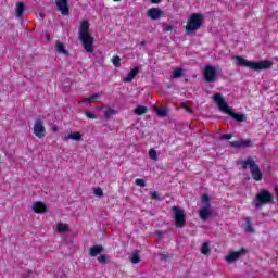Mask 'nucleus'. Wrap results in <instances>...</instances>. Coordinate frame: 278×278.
Instances as JSON below:
<instances>
[{"mask_svg":"<svg viewBox=\"0 0 278 278\" xmlns=\"http://www.w3.org/2000/svg\"><path fill=\"white\" fill-rule=\"evenodd\" d=\"M78 40L87 53H94V37L90 34V22L83 20L78 28Z\"/></svg>","mask_w":278,"mask_h":278,"instance_id":"nucleus-1","label":"nucleus"},{"mask_svg":"<svg viewBox=\"0 0 278 278\" xmlns=\"http://www.w3.org/2000/svg\"><path fill=\"white\" fill-rule=\"evenodd\" d=\"M237 64L239 66H245V68H250V71H268L273 68V61L270 60H262V61H249L240 55L236 56Z\"/></svg>","mask_w":278,"mask_h":278,"instance_id":"nucleus-2","label":"nucleus"},{"mask_svg":"<svg viewBox=\"0 0 278 278\" xmlns=\"http://www.w3.org/2000/svg\"><path fill=\"white\" fill-rule=\"evenodd\" d=\"M213 99L215 103L218 105L220 112L228 114V116H231V118H233V121H236L237 123H244L247 121V115L238 114L229 109V105L227 104V102H225V98H223V94L215 93L213 96Z\"/></svg>","mask_w":278,"mask_h":278,"instance_id":"nucleus-3","label":"nucleus"},{"mask_svg":"<svg viewBox=\"0 0 278 278\" xmlns=\"http://www.w3.org/2000/svg\"><path fill=\"white\" fill-rule=\"evenodd\" d=\"M240 165L243 170H247V168L250 169L251 177L254 181H262V179H264V173H262L260 165H257L253 157L248 156L245 160L240 161Z\"/></svg>","mask_w":278,"mask_h":278,"instance_id":"nucleus-4","label":"nucleus"},{"mask_svg":"<svg viewBox=\"0 0 278 278\" xmlns=\"http://www.w3.org/2000/svg\"><path fill=\"white\" fill-rule=\"evenodd\" d=\"M201 25H203V14L192 13L187 21L186 34H194V31L201 29Z\"/></svg>","mask_w":278,"mask_h":278,"instance_id":"nucleus-5","label":"nucleus"},{"mask_svg":"<svg viewBox=\"0 0 278 278\" xmlns=\"http://www.w3.org/2000/svg\"><path fill=\"white\" fill-rule=\"evenodd\" d=\"M172 212L175 220V227L177 229H184V227H186V213L179 206H173Z\"/></svg>","mask_w":278,"mask_h":278,"instance_id":"nucleus-6","label":"nucleus"},{"mask_svg":"<svg viewBox=\"0 0 278 278\" xmlns=\"http://www.w3.org/2000/svg\"><path fill=\"white\" fill-rule=\"evenodd\" d=\"M203 79L206 84H214L216 79L218 78V72L216 71V67L212 64H206L203 70Z\"/></svg>","mask_w":278,"mask_h":278,"instance_id":"nucleus-7","label":"nucleus"},{"mask_svg":"<svg viewBox=\"0 0 278 278\" xmlns=\"http://www.w3.org/2000/svg\"><path fill=\"white\" fill-rule=\"evenodd\" d=\"M255 207H260V205H266L268 203H273V193H270L266 189H262L256 198H255Z\"/></svg>","mask_w":278,"mask_h":278,"instance_id":"nucleus-8","label":"nucleus"},{"mask_svg":"<svg viewBox=\"0 0 278 278\" xmlns=\"http://www.w3.org/2000/svg\"><path fill=\"white\" fill-rule=\"evenodd\" d=\"M33 134L36 138H45L47 136V128H45V122L42 118H37L33 126Z\"/></svg>","mask_w":278,"mask_h":278,"instance_id":"nucleus-9","label":"nucleus"},{"mask_svg":"<svg viewBox=\"0 0 278 278\" xmlns=\"http://www.w3.org/2000/svg\"><path fill=\"white\" fill-rule=\"evenodd\" d=\"M56 10L62 14V16H68L71 14V7L68 5V0H55Z\"/></svg>","mask_w":278,"mask_h":278,"instance_id":"nucleus-10","label":"nucleus"},{"mask_svg":"<svg viewBox=\"0 0 278 278\" xmlns=\"http://www.w3.org/2000/svg\"><path fill=\"white\" fill-rule=\"evenodd\" d=\"M247 255V250L242 248L239 251L231 252L229 255L226 256V262L228 264H233L237 260H240V257H244Z\"/></svg>","mask_w":278,"mask_h":278,"instance_id":"nucleus-11","label":"nucleus"},{"mask_svg":"<svg viewBox=\"0 0 278 278\" xmlns=\"http://www.w3.org/2000/svg\"><path fill=\"white\" fill-rule=\"evenodd\" d=\"M230 147L233 149H247V148H253V140L251 139H245V140H236L230 142Z\"/></svg>","mask_w":278,"mask_h":278,"instance_id":"nucleus-12","label":"nucleus"},{"mask_svg":"<svg viewBox=\"0 0 278 278\" xmlns=\"http://www.w3.org/2000/svg\"><path fill=\"white\" fill-rule=\"evenodd\" d=\"M148 16L152 21H157V18H162V16H164V11L157 8H151L148 10Z\"/></svg>","mask_w":278,"mask_h":278,"instance_id":"nucleus-13","label":"nucleus"},{"mask_svg":"<svg viewBox=\"0 0 278 278\" xmlns=\"http://www.w3.org/2000/svg\"><path fill=\"white\" fill-rule=\"evenodd\" d=\"M138 73H140V67L135 66L128 74L126 77H124V81L126 84H131V81H134V79H136V75H138Z\"/></svg>","mask_w":278,"mask_h":278,"instance_id":"nucleus-14","label":"nucleus"},{"mask_svg":"<svg viewBox=\"0 0 278 278\" xmlns=\"http://www.w3.org/2000/svg\"><path fill=\"white\" fill-rule=\"evenodd\" d=\"M33 210L35 214H45L47 212V204L45 202H35L33 205Z\"/></svg>","mask_w":278,"mask_h":278,"instance_id":"nucleus-15","label":"nucleus"},{"mask_svg":"<svg viewBox=\"0 0 278 278\" xmlns=\"http://www.w3.org/2000/svg\"><path fill=\"white\" fill-rule=\"evenodd\" d=\"M105 249L103 248L102 244H97L90 248L89 250V255L90 257H97V255H100V253H103Z\"/></svg>","mask_w":278,"mask_h":278,"instance_id":"nucleus-16","label":"nucleus"},{"mask_svg":"<svg viewBox=\"0 0 278 278\" xmlns=\"http://www.w3.org/2000/svg\"><path fill=\"white\" fill-rule=\"evenodd\" d=\"M243 227H244L247 233H255V228H253V225L251 223V217L244 218Z\"/></svg>","mask_w":278,"mask_h":278,"instance_id":"nucleus-17","label":"nucleus"},{"mask_svg":"<svg viewBox=\"0 0 278 278\" xmlns=\"http://www.w3.org/2000/svg\"><path fill=\"white\" fill-rule=\"evenodd\" d=\"M55 51L56 53H61L62 55H68V50H66V47L62 41H56L55 43Z\"/></svg>","mask_w":278,"mask_h":278,"instance_id":"nucleus-18","label":"nucleus"},{"mask_svg":"<svg viewBox=\"0 0 278 278\" xmlns=\"http://www.w3.org/2000/svg\"><path fill=\"white\" fill-rule=\"evenodd\" d=\"M199 216H200L201 220H207V218H210V216H212V211H210L207 208H202L199 211Z\"/></svg>","mask_w":278,"mask_h":278,"instance_id":"nucleus-19","label":"nucleus"},{"mask_svg":"<svg viewBox=\"0 0 278 278\" xmlns=\"http://www.w3.org/2000/svg\"><path fill=\"white\" fill-rule=\"evenodd\" d=\"M56 230L59 233H68V230H70L68 224H64V223L60 222L56 225Z\"/></svg>","mask_w":278,"mask_h":278,"instance_id":"nucleus-20","label":"nucleus"},{"mask_svg":"<svg viewBox=\"0 0 278 278\" xmlns=\"http://www.w3.org/2000/svg\"><path fill=\"white\" fill-rule=\"evenodd\" d=\"M134 112L137 114V116H142V114H147V112H149V108L146 105H138Z\"/></svg>","mask_w":278,"mask_h":278,"instance_id":"nucleus-21","label":"nucleus"},{"mask_svg":"<svg viewBox=\"0 0 278 278\" xmlns=\"http://www.w3.org/2000/svg\"><path fill=\"white\" fill-rule=\"evenodd\" d=\"M76 140L77 142H79V140H81V132L79 131H75V132H71L67 138H65V140Z\"/></svg>","mask_w":278,"mask_h":278,"instance_id":"nucleus-22","label":"nucleus"},{"mask_svg":"<svg viewBox=\"0 0 278 278\" xmlns=\"http://www.w3.org/2000/svg\"><path fill=\"white\" fill-rule=\"evenodd\" d=\"M23 12H25V3L17 2L16 3V16H18V17L23 16Z\"/></svg>","mask_w":278,"mask_h":278,"instance_id":"nucleus-23","label":"nucleus"},{"mask_svg":"<svg viewBox=\"0 0 278 278\" xmlns=\"http://www.w3.org/2000/svg\"><path fill=\"white\" fill-rule=\"evenodd\" d=\"M202 255H210L212 253V250L210 249V243L204 242L201 248Z\"/></svg>","mask_w":278,"mask_h":278,"instance_id":"nucleus-24","label":"nucleus"},{"mask_svg":"<svg viewBox=\"0 0 278 278\" xmlns=\"http://www.w3.org/2000/svg\"><path fill=\"white\" fill-rule=\"evenodd\" d=\"M149 157L151 160H153L154 162H159L160 161V156H157V151H155V149L151 148L149 150Z\"/></svg>","mask_w":278,"mask_h":278,"instance_id":"nucleus-25","label":"nucleus"},{"mask_svg":"<svg viewBox=\"0 0 278 278\" xmlns=\"http://www.w3.org/2000/svg\"><path fill=\"white\" fill-rule=\"evenodd\" d=\"M140 252L138 250L132 252L131 262L132 264H140Z\"/></svg>","mask_w":278,"mask_h":278,"instance_id":"nucleus-26","label":"nucleus"},{"mask_svg":"<svg viewBox=\"0 0 278 278\" xmlns=\"http://www.w3.org/2000/svg\"><path fill=\"white\" fill-rule=\"evenodd\" d=\"M114 114H116V110L109 106L106 109V111H104V118H112V116H114Z\"/></svg>","mask_w":278,"mask_h":278,"instance_id":"nucleus-27","label":"nucleus"},{"mask_svg":"<svg viewBox=\"0 0 278 278\" xmlns=\"http://www.w3.org/2000/svg\"><path fill=\"white\" fill-rule=\"evenodd\" d=\"M173 79H178V77H184V70L177 68L173 72Z\"/></svg>","mask_w":278,"mask_h":278,"instance_id":"nucleus-28","label":"nucleus"},{"mask_svg":"<svg viewBox=\"0 0 278 278\" xmlns=\"http://www.w3.org/2000/svg\"><path fill=\"white\" fill-rule=\"evenodd\" d=\"M155 112H156L157 116H161V118H164V116H166V114H168V111L166 109H161V108H156Z\"/></svg>","mask_w":278,"mask_h":278,"instance_id":"nucleus-29","label":"nucleus"},{"mask_svg":"<svg viewBox=\"0 0 278 278\" xmlns=\"http://www.w3.org/2000/svg\"><path fill=\"white\" fill-rule=\"evenodd\" d=\"M102 94H103V91H100V93L92 94L91 97H89L90 102L92 103V101H99V99H101Z\"/></svg>","mask_w":278,"mask_h":278,"instance_id":"nucleus-30","label":"nucleus"},{"mask_svg":"<svg viewBox=\"0 0 278 278\" xmlns=\"http://www.w3.org/2000/svg\"><path fill=\"white\" fill-rule=\"evenodd\" d=\"M135 184H136V186H139L140 188H144L147 186V181H144V179H142V178H137L135 180Z\"/></svg>","mask_w":278,"mask_h":278,"instance_id":"nucleus-31","label":"nucleus"},{"mask_svg":"<svg viewBox=\"0 0 278 278\" xmlns=\"http://www.w3.org/2000/svg\"><path fill=\"white\" fill-rule=\"evenodd\" d=\"M112 64L116 67L121 66V56L119 55H115L113 59H112Z\"/></svg>","mask_w":278,"mask_h":278,"instance_id":"nucleus-32","label":"nucleus"},{"mask_svg":"<svg viewBox=\"0 0 278 278\" xmlns=\"http://www.w3.org/2000/svg\"><path fill=\"white\" fill-rule=\"evenodd\" d=\"M93 194L96 195V197H103V189H101V187H98V188H94L93 189Z\"/></svg>","mask_w":278,"mask_h":278,"instance_id":"nucleus-33","label":"nucleus"},{"mask_svg":"<svg viewBox=\"0 0 278 278\" xmlns=\"http://www.w3.org/2000/svg\"><path fill=\"white\" fill-rule=\"evenodd\" d=\"M150 197L153 201H160V193L157 191L151 192Z\"/></svg>","mask_w":278,"mask_h":278,"instance_id":"nucleus-34","label":"nucleus"},{"mask_svg":"<svg viewBox=\"0 0 278 278\" xmlns=\"http://www.w3.org/2000/svg\"><path fill=\"white\" fill-rule=\"evenodd\" d=\"M98 262L99 264H105V262H108V255L102 254L98 257Z\"/></svg>","mask_w":278,"mask_h":278,"instance_id":"nucleus-35","label":"nucleus"},{"mask_svg":"<svg viewBox=\"0 0 278 278\" xmlns=\"http://www.w3.org/2000/svg\"><path fill=\"white\" fill-rule=\"evenodd\" d=\"M181 108H184L188 114H194V111L190 109V106H188L186 103H182Z\"/></svg>","mask_w":278,"mask_h":278,"instance_id":"nucleus-36","label":"nucleus"},{"mask_svg":"<svg viewBox=\"0 0 278 278\" xmlns=\"http://www.w3.org/2000/svg\"><path fill=\"white\" fill-rule=\"evenodd\" d=\"M85 116H87L88 118H90L91 121H94V118H97V115H94V113L90 112V111H86L85 112Z\"/></svg>","mask_w":278,"mask_h":278,"instance_id":"nucleus-37","label":"nucleus"},{"mask_svg":"<svg viewBox=\"0 0 278 278\" xmlns=\"http://www.w3.org/2000/svg\"><path fill=\"white\" fill-rule=\"evenodd\" d=\"M233 138V135L231 134H224L220 136V140H231Z\"/></svg>","mask_w":278,"mask_h":278,"instance_id":"nucleus-38","label":"nucleus"},{"mask_svg":"<svg viewBox=\"0 0 278 278\" xmlns=\"http://www.w3.org/2000/svg\"><path fill=\"white\" fill-rule=\"evenodd\" d=\"M202 203H203V205H204L205 203H210V195H208L207 193H204V194L202 195Z\"/></svg>","mask_w":278,"mask_h":278,"instance_id":"nucleus-39","label":"nucleus"},{"mask_svg":"<svg viewBox=\"0 0 278 278\" xmlns=\"http://www.w3.org/2000/svg\"><path fill=\"white\" fill-rule=\"evenodd\" d=\"M159 255H160V257H161L162 261H164V260H170V257H172L169 254H165V253H160Z\"/></svg>","mask_w":278,"mask_h":278,"instance_id":"nucleus-40","label":"nucleus"},{"mask_svg":"<svg viewBox=\"0 0 278 278\" xmlns=\"http://www.w3.org/2000/svg\"><path fill=\"white\" fill-rule=\"evenodd\" d=\"M173 29H175V27L173 25L164 26V31H173Z\"/></svg>","mask_w":278,"mask_h":278,"instance_id":"nucleus-41","label":"nucleus"},{"mask_svg":"<svg viewBox=\"0 0 278 278\" xmlns=\"http://www.w3.org/2000/svg\"><path fill=\"white\" fill-rule=\"evenodd\" d=\"M79 103H89V105H92L90 102V97L85 98L83 101H79Z\"/></svg>","mask_w":278,"mask_h":278,"instance_id":"nucleus-42","label":"nucleus"},{"mask_svg":"<svg viewBox=\"0 0 278 278\" xmlns=\"http://www.w3.org/2000/svg\"><path fill=\"white\" fill-rule=\"evenodd\" d=\"M210 207H212V203H205L204 206L202 207V210H210Z\"/></svg>","mask_w":278,"mask_h":278,"instance_id":"nucleus-43","label":"nucleus"},{"mask_svg":"<svg viewBox=\"0 0 278 278\" xmlns=\"http://www.w3.org/2000/svg\"><path fill=\"white\" fill-rule=\"evenodd\" d=\"M34 274V271L31 270V269H28L27 271H26V277H29V276H31Z\"/></svg>","mask_w":278,"mask_h":278,"instance_id":"nucleus-44","label":"nucleus"},{"mask_svg":"<svg viewBox=\"0 0 278 278\" xmlns=\"http://www.w3.org/2000/svg\"><path fill=\"white\" fill-rule=\"evenodd\" d=\"M162 2V0H151V3H161Z\"/></svg>","mask_w":278,"mask_h":278,"instance_id":"nucleus-45","label":"nucleus"},{"mask_svg":"<svg viewBox=\"0 0 278 278\" xmlns=\"http://www.w3.org/2000/svg\"><path fill=\"white\" fill-rule=\"evenodd\" d=\"M139 45H140L141 47H144V46L147 45V41H140Z\"/></svg>","mask_w":278,"mask_h":278,"instance_id":"nucleus-46","label":"nucleus"},{"mask_svg":"<svg viewBox=\"0 0 278 278\" xmlns=\"http://www.w3.org/2000/svg\"><path fill=\"white\" fill-rule=\"evenodd\" d=\"M39 15L41 16V18H45V13H40Z\"/></svg>","mask_w":278,"mask_h":278,"instance_id":"nucleus-47","label":"nucleus"},{"mask_svg":"<svg viewBox=\"0 0 278 278\" xmlns=\"http://www.w3.org/2000/svg\"><path fill=\"white\" fill-rule=\"evenodd\" d=\"M159 236H160V237H163L164 235H163L162 232H159Z\"/></svg>","mask_w":278,"mask_h":278,"instance_id":"nucleus-48","label":"nucleus"},{"mask_svg":"<svg viewBox=\"0 0 278 278\" xmlns=\"http://www.w3.org/2000/svg\"><path fill=\"white\" fill-rule=\"evenodd\" d=\"M113 1L118 2V1H121V0H113Z\"/></svg>","mask_w":278,"mask_h":278,"instance_id":"nucleus-49","label":"nucleus"},{"mask_svg":"<svg viewBox=\"0 0 278 278\" xmlns=\"http://www.w3.org/2000/svg\"><path fill=\"white\" fill-rule=\"evenodd\" d=\"M47 39L49 40V35H47Z\"/></svg>","mask_w":278,"mask_h":278,"instance_id":"nucleus-50","label":"nucleus"},{"mask_svg":"<svg viewBox=\"0 0 278 278\" xmlns=\"http://www.w3.org/2000/svg\"><path fill=\"white\" fill-rule=\"evenodd\" d=\"M241 1H247V0H241Z\"/></svg>","mask_w":278,"mask_h":278,"instance_id":"nucleus-51","label":"nucleus"}]
</instances>
